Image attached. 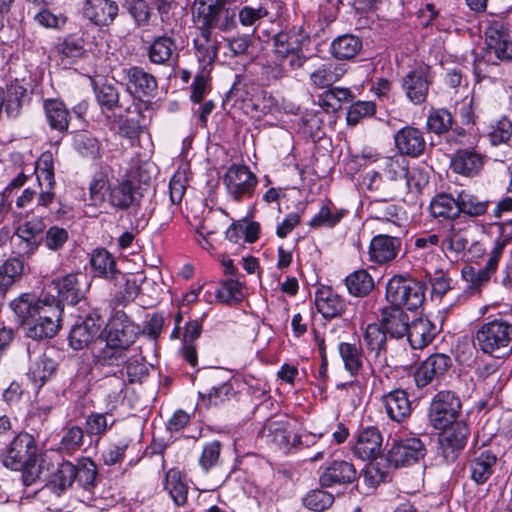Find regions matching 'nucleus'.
<instances>
[{
	"instance_id": "1",
	"label": "nucleus",
	"mask_w": 512,
	"mask_h": 512,
	"mask_svg": "<svg viewBox=\"0 0 512 512\" xmlns=\"http://www.w3.org/2000/svg\"><path fill=\"white\" fill-rule=\"evenodd\" d=\"M10 306L27 337L42 340L57 334L62 308L55 299L40 300L32 294H22Z\"/></svg>"
},
{
	"instance_id": "2",
	"label": "nucleus",
	"mask_w": 512,
	"mask_h": 512,
	"mask_svg": "<svg viewBox=\"0 0 512 512\" xmlns=\"http://www.w3.org/2000/svg\"><path fill=\"white\" fill-rule=\"evenodd\" d=\"M139 334V327L122 311L113 313L105 329V345L96 351L95 361L101 366H119L130 354Z\"/></svg>"
},
{
	"instance_id": "3",
	"label": "nucleus",
	"mask_w": 512,
	"mask_h": 512,
	"mask_svg": "<svg viewBox=\"0 0 512 512\" xmlns=\"http://www.w3.org/2000/svg\"><path fill=\"white\" fill-rule=\"evenodd\" d=\"M425 294L426 285L423 282L411 277L394 275L386 285L385 297L391 307L416 310L424 303Z\"/></svg>"
},
{
	"instance_id": "4",
	"label": "nucleus",
	"mask_w": 512,
	"mask_h": 512,
	"mask_svg": "<svg viewBox=\"0 0 512 512\" xmlns=\"http://www.w3.org/2000/svg\"><path fill=\"white\" fill-rule=\"evenodd\" d=\"M512 342V324L499 318L483 323L475 333L476 346L485 354L500 358Z\"/></svg>"
},
{
	"instance_id": "5",
	"label": "nucleus",
	"mask_w": 512,
	"mask_h": 512,
	"mask_svg": "<svg viewBox=\"0 0 512 512\" xmlns=\"http://www.w3.org/2000/svg\"><path fill=\"white\" fill-rule=\"evenodd\" d=\"M309 38L300 29L281 31L273 37V53L279 62L288 60L292 70L299 69L306 62L303 46Z\"/></svg>"
},
{
	"instance_id": "6",
	"label": "nucleus",
	"mask_w": 512,
	"mask_h": 512,
	"mask_svg": "<svg viewBox=\"0 0 512 512\" xmlns=\"http://www.w3.org/2000/svg\"><path fill=\"white\" fill-rule=\"evenodd\" d=\"M488 62L512 61V30L503 21H492L485 30Z\"/></svg>"
},
{
	"instance_id": "7",
	"label": "nucleus",
	"mask_w": 512,
	"mask_h": 512,
	"mask_svg": "<svg viewBox=\"0 0 512 512\" xmlns=\"http://www.w3.org/2000/svg\"><path fill=\"white\" fill-rule=\"evenodd\" d=\"M461 409V400L454 392L440 391L430 403L428 418L435 429H444L457 421Z\"/></svg>"
},
{
	"instance_id": "8",
	"label": "nucleus",
	"mask_w": 512,
	"mask_h": 512,
	"mask_svg": "<svg viewBox=\"0 0 512 512\" xmlns=\"http://www.w3.org/2000/svg\"><path fill=\"white\" fill-rule=\"evenodd\" d=\"M224 376V371L213 369L201 377L199 395L207 406H217L235 394L233 384Z\"/></svg>"
},
{
	"instance_id": "9",
	"label": "nucleus",
	"mask_w": 512,
	"mask_h": 512,
	"mask_svg": "<svg viewBox=\"0 0 512 512\" xmlns=\"http://www.w3.org/2000/svg\"><path fill=\"white\" fill-rule=\"evenodd\" d=\"M228 195L236 202L252 197L257 185V177L244 165L231 166L224 175Z\"/></svg>"
},
{
	"instance_id": "10",
	"label": "nucleus",
	"mask_w": 512,
	"mask_h": 512,
	"mask_svg": "<svg viewBox=\"0 0 512 512\" xmlns=\"http://www.w3.org/2000/svg\"><path fill=\"white\" fill-rule=\"evenodd\" d=\"M433 82L431 69L427 65H420L409 71L401 79V87L407 99L414 105L426 102L430 86Z\"/></svg>"
},
{
	"instance_id": "11",
	"label": "nucleus",
	"mask_w": 512,
	"mask_h": 512,
	"mask_svg": "<svg viewBox=\"0 0 512 512\" xmlns=\"http://www.w3.org/2000/svg\"><path fill=\"white\" fill-rule=\"evenodd\" d=\"M37 458L35 439L28 433L18 434L10 443L3 455V464L12 470L18 471Z\"/></svg>"
},
{
	"instance_id": "12",
	"label": "nucleus",
	"mask_w": 512,
	"mask_h": 512,
	"mask_svg": "<svg viewBox=\"0 0 512 512\" xmlns=\"http://www.w3.org/2000/svg\"><path fill=\"white\" fill-rule=\"evenodd\" d=\"M505 248V241L498 240L494 243L491 249L486 264L482 268H475L473 266H465L462 269V276L470 284V288L479 291L480 288L486 285L492 275L498 268L499 260Z\"/></svg>"
},
{
	"instance_id": "13",
	"label": "nucleus",
	"mask_w": 512,
	"mask_h": 512,
	"mask_svg": "<svg viewBox=\"0 0 512 512\" xmlns=\"http://www.w3.org/2000/svg\"><path fill=\"white\" fill-rule=\"evenodd\" d=\"M426 454L423 442L416 437L401 439L389 450L387 461L394 468L405 467L419 462Z\"/></svg>"
},
{
	"instance_id": "14",
	"label": "nucleus",
	"mask_w": 512,
	"mask_h": 512,
	"mask_svg": "<svg viewBox=\"0 0 512 512\" xmlns=\"http://www.w3.org/2000/svg\"><path fill=\"white\" fill-rule=\"evenodd\" d=\"M263 432H267V436L272 438V441L281 448L289 449L290 447H308L310 444L315 442L316 438L323 436L322 433L316 434H303V435H292L288 429V423L279 420H269L264 428Z\"/></svg>"
},
{
	"instance_id": "15",
	"label": "nucleus",
	"mask_w": 512,
	"mask_h": 512,
	"mask_svg": "<svg viewBox=\"0 0 512 512\" xmlns=\"http://www.w3.org/2000/svg\"><path fill=\"white\" fill-rule=\"evenodd\" d=\"M369 211L375 229L392 234L401 232V217L395 204L381 200L373 201L369 205Z\"/></svg>"
},
{
	"instance_id": "16",
	"label": "nucleus",
	"mask_w": 512,
	"mask_h": 512,
	"mask_svg": "<svg viewBox=\"0 0 512 512\" xmlns=\"http://www.w3.org/2000/svg\"><path fill=\"white\" fill-rule=\"evenodd\" d=\"M452 366L450 356L436 353L426 358L417 368L414 378L419 388L425 387L433 380L440 379Z\"/></svg>"
},
{
	"instance_id": "17",
	"label": "nucleus",
	"mask_w": 512,
	"mask_h": 512,
	"mask_svg": "<svg viewBox=\"0 0 512 512\" xmlns=\"http://www.w3.org/2000/svg\"><path fill=\"white\" fill-rule=\"evenodd\" d=\"M100 328V317L96 313L88 314L73 325L68 338L70 346L75 350L87 347L96 337Z\"/></svg>"
},
{
	"instance_id": "18",
	"label": "nucleus",
	"mask_w": 512,
	"mask_h": 512,
	"mask_svg": "<svg viewBox=\"0 0 512 512\" xmlns=\"http://www.w3.org/2000/svg\"><path fill=\"white\" fill-rule=\"evenodd\" d=\"M118 4L113 0H85L82 14L97 26H109L117 17Z\"/></svg>"
},
{
	"instance_id": "19",
	"label": "nucleus",
	"mask_w": 512,
	"mask_h": 512,
	"mask_svg": "<svg viewBox=\"0 0 512 512\" xmlns=\"http://www.w3.org/2000/svg\"><path fill=\"white\" fill-rule=\"evenodd\" d=\"M440 445L446 459H454L456 453L464 448L469 430L462 421H455L443 429Z\"/></svg>"
},
{
	"instance_id": "20",
	"label": "nucleus",
	"mask_w": 512,
	"mask_h": 512,
	"mask_svg": "<svg viewBox=\"0 0 512 512\" xmlns=\"http://www.w3.org/2000/svg\"><path fill=\"white\" fill-rule=\"evenodd\" d=\"M485 163V156L475 149H459L451 159V169L453 172L473 177L480 173Z\"/></svg>"
},
{
	"instance_id": "21",
	"label": "nucleus",
	"mask_w": 512,
	"mask_h": 512,
	"mask_svg": "<svg viewBox=\"0 0 512 512\" xmlns=\"http://www.w3.org/2000/svg\"><path fill=\"white\" fill-rule=\"evenodd\" d=\"M142 194L130 179H122L109 189V203L117 209L126 210L139 206Z\"/></svg>"
},
{
	"instance_id": "22",
	"label": "nucleus",
	"mask_w": 512,
	"mask_h": 512,
	"mask_svg": "<svg viewBox=\"0 0 512 512\" xmlns=\"http://www.w3.org/2000/svg\"><path fill=\"white\" fill-rule=\"evenodd\" d=\"M473 229L470 222L461 219L452 221L442 241L443 248L455 254L463 252L470 242Z\"/></svg>"
},
{
	"instance_id": "23",
	"label": "nucleus",
	"mask_w": 512,
	"mask_h": 512,
	"mask_svg": "<svg viewBox=\"0 0 512 512\" xmlns=\"http://www.w3.org/2000/svg\"><path fill=\"white\" fill-rule=\"evenodd\" d=\"M401 247V240L397 236L378 234L373 237L369 246L370 260L377 264H384L396 258Z\"/></svg>"
},
{
	"instance_id": "24",
	"label": "nucleus",
	"mask_w": 512,
	"mask_h": 512,
	"mask_svg": "<svg viewBox=\"0 0 512 512\" xmlns=\"http://www.w3.org/2000/svg\"><path fill=\"white\" fill-rule=\"evenodd\" d=\"M357 476L353 464L344 460L331 462L320 474L319 482L322 487L345 485L352 483Z\"/></svg>"
},
{
	"instance_id": "25",
	"label": "nucleus",
	"mask_w": 512,
	"mask_h": 512,
	"mask_svg": "<svg viewBox=\"0 0 512 512\" xmlns=\"http://www.w3.org/2000/svg\"><path fill=\"white\" fill-rule=\"evenodd\" d=\"M396 148L401 155L418 157L426 147L422 132L411 126L400 129L394 136Z\"/></svg>"
},
{
	"instance_id": "26",
	"label": "nucleus",
	"mask_w": 512,
	"mask_h": 512,
	"mask_svg": "<svg viewBox=\"0 0 512 512\" xmlns=\"http://www.w3.org/2000/svg\"><path fill=\"white\" fill-rule=\"evenodd\" d=\"M127 79V89L141 97H151L157 89L156 78L143 68L134 66L124 70Z\"/></svg>"
},
{
	"instance_id": "27",
	"label": "nucleus",
	"mask_w": 512,
	"mask_h": 512,
	"mask_svg": "<svg viewBox=\"0 0 512 512\" xmlns=\"http://www.w3.org/2000/svg\"><path fill=\"white\" fill-rule=\"evenodd\" d=\"M382 435L376 427L363 429L353 447V452L362 460L376 459L382 447Z\"/></svg>"
},
{
	"instance_id": "28",
	"label": "nucleus",
	"mask_w": 512,
	"mask_h": 512,
	"mask_svg": "<svg viewBox=\"0 0 512 512\" xmlns=\"http://www.w3.org/2000/svg\"><path fill=\"white\" fill-rule=\"evenodd\" d=\"M409 316L403 309L387 306L381 310L380 325L392 338H402L407 334Z\"/></svg>"
},
{
	"instance_id": "29",
	"label": "nucleus",
	"mask_w": 512,
	"mask_h": 512,
	"mask_svg": "<svg viewBox=\"0 0 512 512\" xmlns=\"http://www.w3.org/2000/svg\"><path fill=\"white\" fill-rule=\"evenodd\" d=\"M496 464L497 456L491 451L483 450L475 453L468 464L470 478L477 484L486 483L492 476Z\"/></svg>"
},
{
	"instance_id": "30",
	"label": "nucleus",
	"mask_w": 512,
	"mask_h": 512,
	"mask_svg": "<svg viewBox=\"0 0 512 512\" xmlns=\"http://www.w3.org/2000/svg\"><path fill=\"white\" fill-rule=\"evenodd\" d=\"M436 333V327L430 320L418 318L409 323L405 336L413 349H422L431 343Z\"/></svg>"
},
{
	"instance_id": "31",
	"label": "nucleus",
	"mask_w": 512,
	"mask_h": 512,
	"mask_svg": "<svg viewBox=\"0 0 512 512\" xmlns=\"http://www.w3.org/2000/svg\"><path fill=\"white\" fill-rule=\"evenodd\" d=\"M386 413L390 419L401 422L411 413V402L408 394L402 389H395L383 396Z\"/></svg>"
},
{
	"instance_id": "32",
	"label": "nucleus",
	"mask_w": 512,
	"mask_h": 512,
	"mask_svg": "<svg viewBox=\"0 0 512 512\" xmlns=\"http://www.w3.org/2000/svg\"><path fill=\"white\" fill-rule=\"evenodd\" d=\"M43 107L49 127L60 133L66 132L71 117L65 104L58 99H47L44 101Z\"/></svg>"
},
{
	"instance_id": "33",
	"label": "nucleus",
	"mask_w": 512,
	"mask_h": 512,
	"mask_svg": "<svg viewBox=\"0 0 512 512\" xmlns=\"http://www.w3.org/2000/svg\"><path fill=\"white\" fill-rule=\"evenodd\" d=\"M196 57L203 67L206 69L211 66L217 59L219 43L212 38L211 30H200V35L194 40Z\"/></svg>"
},
{
	"instance_id": "34",
	"label": "nucleus",
	"mask_w": 512,
	"mask_h": 512,
	"mask_svg": "<svg viewBox=\"0 0 512 512\" xmlns=\"http://www.w3.org/2000/svg\"><path fill=\"white\" fill-rule=\"evenodd\" d=\"M223 6V0H194L193 21L200 30H211V22Z\"/></svg>"
},
{
	"instance_id": "35",
	"label": "nucleus",
	"mask_w": 512,
	"mask_h": 512,
	"mask_svg": "<svg viewBox=\"0 0 512 512\" xmlns=\"http://www.w3.org/2000/svg\"><path fill=\"white\" fill-rule=\"evenodd\" d=\"M315 304L318 312L325 318L339 316L345 310L346 306L343 298L329 288H324L317 292Z\"/></svg>"
},
{
	"instance_id": "36",
	"label": "nucleus",
	"mask_w": 512,
	"mask_h": 512,
	"mask_svg": "<svg viewBox=\"0 0 512 512\" xmlns=\"http://www.w3.org/2000/svg\"><path fill=\"white\" fill-rule=\"evenodd\" d=\"M52 285L58 293V301L55 300L58 304L59 302H63L75 305L83 297V292L79 286L76 274H68L60 279L54 280Z\"/></svg>"
},
{
	"instance_id": "37",
	"label": "nucleus",
	"mask_w": 512,
	"mask_h": 512,
	"mask_svg": "<svg viewBox=\"0 0 512 512\" xmlns=\"http://www.w3.org/2000/svg\"><path fill=\"white\" fill-rule=\"evenodd\" d=\"M386 332L380 324H368L364 330L363 341L368 354L375 360H380L386 351Z\"/></svg>"
},
{
	"instance_id": "38",
	"label": "nucleus",
	"mask_w": 512,
	"mask_h": 512,
	"mask_svg": "<svg viewBox=\"0 0 512 512\" xmlns=\"http://www.w3.org/2000/svg\"><path fill=\"white\" fill-rule=\"evenodd\" d=\"M55 371V361L43 354L31 362L28 377L33 383L34 388L40 389Z\"/></svg>"
},
{
	"instance_id": "39",
	"label": "nucleus",
	"mask_w": 512,
	"mask_h": 512,
	"mask_svg": "<svg viewBox=\"0 0 512 512\" xmlns=\"http://www.w3.org/2000/svg\"><path fill=\"white\" fill-rule=\"evenodd\" d=\"M457 202L458 196L454 198L450 194H438L430 203V212L435 218L442 217L452 221L458 220L459 206Z\"/></svg>"
},
{
	"instance_id": "40",
	"label": "nucleus",
	"mask_w": 512,
	"mask_h": 512,
	"mask_svg": "<svg viewBox=\"0 0 512 512\" xmlns=\"http://www.w3.org/2000/svg\"><path fill=\"white\" fill-rule=\"evenodd\" d=\"M361 49V39L351 34L339 36L331 44V54L340 60L354 58Z\"/></svg>"
},
{
	"instance_id": "41",
	"label": "nucleus",
	"mask_w": 512,
	"mask_h": 512,
	"mask_svg": "<svg viewBox=\"0 0 512 512\" xmlns=\"http://www.w3.org/2000/svg\"><path fill=\"white\" fill-rule=\"evenodd\" d=\"M344 74V69L332 62L322 63L310 74L312 84L317 88H327L337 82Z\"/></svg>"
},
{
	"instance_id": "42",
	"label": "nucleus",
	"mask_w": 512,
	"mask_h": 512,
	"mask_svg": "<svg viewBox=\"0 0 512 512\" xmlns=\"http://www.w3.org/2000/svg\"><path fill=\"white\" fill-rule=\"evenodd\" d=\"M76 476V466L69 461H63L53 473L52 479L48 483L47 488L57 495H60L73 484L76 480Z\"/></svg>"
},
{
	"instance_id": "43",
	"label": "nucleus",
	"mask_w": 512,
	"mask_h": 512,
	"mask_svg": "<svg viewBox=\"0 0 512 512\" xmlns=\"http://www.w3.org/2000/svg\"><path fill=\"white\" fill-rule=\"evenodd\" d=\"M175 41L167 36H161L154 40L149 48V59L155 64H168L176 55Z\"/></svg>"
},
{
	"instance_id": "44",
	"label": "nucleus",
	"mask_w": 512,
	"mask_h": 512,
	"mask_svg": "<svg viewBox=\"0 0 512 512\" xmlns=\"http://www.w3.org/2000/svg\"><path fill=\"white\" fill-rule=\"evenodd\" d=\"M459 214L463 213L471 217H479L484 215L489 207L490 202L481 199L479 196L469 191H461L458 193Z\"/></svg>"
},
{
	"instance_id": "45",
	"label": "nucleus",
	"mask_w": 512,
	"mask_h": 512,
	"mask_svg": "<svg viewBox=\"0 0 512 512\" xmlns=\"http://www.w3.org/2000/svg\"><path fill=\"white\" fill-rule=\"evenodd\" d=\"M348 292L355 297H364L374 288V281L371 275L364 269L354 271L345 279Z\"/></svg>"
},
{
	"instance_id": "46",
	"label": "nucleus",
	"mask_w": 512,
	"mask_h": 512,
	"mask_svg": "<svg viewBox=\"0 0 512 512\" xmlns=\"http://www.w3.org/2000/svg\"><path fill=\"white\" fill-rule=\"evenodd\" d=\"M165 489L177 506H182L187 502L188 486L183 481L181 472L171 469L166 473Z\"/></svg>"
},
{
	"instance_id": "47",
	"label": "nucleus",
	"mask_w": 512,
	"mask_h": 512,
	"mask_svg": "<svg viewBox=\"0 0 512 512\" xmlns=\"http://www.w3.org/2000/svg\"><path fill=\"white\" fill-rule=\"evenodd\" d=\"M90 264L94 272L104 278L113 279L118 273L115 269V260L105 249H96L93 251Z\"/></svg>"
},
{
	"instance_id": "48",
	"label": "nucleus",
	"mask_w": 512,
	"mask_h": 512,
	"mask_svg": "<svg viewBox=\"0 0 512 512\" xmlns=\"http://www.w3.org/2000/svg\"><path fill=\"white\" fill-rule=\"evenodd\" d=\"M338 350L345 369L351 375L358 374L363 366L364 358L361 347L356 344L343 342L339 344Z\"/></svg>"
},
{
	"instance_id": "49",
	"label": "nucleus",
	"mask_w": 512,
	"mask_h": 512,
	"mask_svg": "<svg viewBox=\"0 0 512 512\" xmlns=\"http://www.w3.org/2000/svg\"><path fill=\"white\" fill-rule=\"evenodd\" d=\"M45 227L42 218H33L18 228L17 234L25 241L28 253H32L39 246V241L36 238L44 231Z\"/></svg>"
},
{
	"instance_id": "50",
	"label": "nucleus",
	"mask_w": 512,
	"mask_h": 512,
	"mask_svg": "<svg viewBox=\"0 0 512 512\" xmlns=\"http://www.w3.org/2000/svg\"><path fill=\"white\" fill-rule=\"evenodd\" d=\"M453 116L445 108H432L427 116V128L435 134L449 131L453 125Z\"/></svg>"
},
{
	"instance_id": "51",
	"label": "nucleus",
	"mask_w": 512,
	"mask_h": 512,
	"mask_svg": "<svg viewBox=\"0 0 512 512\" xmlns=\"http://www.w3.org/2000/svg\"><path fill=\"white\" fill-rule=\"evenodd\" d=\"M24 269V263L19 258H10L0 265V292L6 291Z\"/></svg>"
},
{
	"instance_id": "52",
	"label": "nucleus",
	"mask_w": 512,
	"mask_h": 512,
	"mask_svg": "<svg viewBox=\"0 0 512 512\" xmlns=\"http://www.w3.org/2000/svg\"><path fill=\"white\" fill-rule=\"evenodd\" d=\"M74 146L79 154L88 159L95 160L101 156L99 141L88 133L76 135Z\"/></svg>"
},
{
	"instance_id": "53",
	"label": "nucleus",
	"mask_w": 512,
	"mask_h": 512,
	"mask_svg": "<svg viewBox=\"0 0 512 512\" xmlns=\"http://www.w3.org/2000/svg\"><path fill=\"white\" fill-rule=\"evenodd\" d=\"M123 363L126 364V374L131 383L141 381L148 374L145 357L140 352L128 354Z\"/></svg>"
},
{
	"instance_id": "54",
	"label": "nucleus",
	"mask_w": 512,
	"mask_h": 512,
	"mask_svg": "<svg viewBox=\"0 0 512 512\" xmlns=\"http://www.w3.org/2000/svg\"><path fill=\"white\" fill-rule=\"evenodd\" d=\"M488 137L492 145L507 143L512 137V122L505 116L490 125Z\"/></svg>"
},
{
	"instance_id": "55",
	"label": "nucleus",
	"mask_w": 512,
	"mask_h": 512,
	"mask_svg": "<svg viewBox=\"0 0 512 512\" xmlns=\"http://www.w3.org/2000/svg\"><path fill=\"white\" fill-rule=\"evenodd\" d=\"M381 167L392 181L403 179L407 175V165L402 155L382 158Z\"/></svg>"
},
{
	"instance_id": "56",
	"label": "nucleus",
	"mask_w": 512,
	"mask_h": 512,
	"mask_svg": "<svg viewBox=\"0 0 512 512\" xmlns=\"http://www.w3.org/2000/svg\"><path fill=\"white\" fill-rule=\"evenodd\" d=\"M84 443V432L79 426L72 425L66 428L61 442L60 450L73 453L81 449Z\"/></svg>"
},
{
	"instance_id": "57",
	"label": "nucleus",
	"mask_w": 512,
	"mask_h": 512,
	"mask_svg": "<svg viewBox=\"0 0 512 512\" xmlns=\"http://www.w3.org/2000/svg\"><path fill=\"white\" fill-rule=\"evenodd\" d=\"M304 505L313 511L321 512L328 509L334 502V496L321 489L310 491L303 500Z\"/></svg>"
},
{
	"instance_id": "58",
	"label": "nucleus",
	"mask_w": 512,
	"mask_h": 512,
	"mask_svg": "<svg viewBox=\"0 0 512 512\" xmlns=\"http://www.w3.org/2000/svg\"><path fill=\"white\" fill-rule=\"evenodd\" d=\"M343 215V211H332L329 205H324L321 207L319 212L311 219L310 226L314 228L322 226L334 227L336 224L340 222V220L343 218Z\"/></svg>"
},
{
	"instance_id": "59",
	"label": "nucleus",
	"mask_w": 512,
	"mask_h": 512,
	"mask_svg": "<svg viewBox=\"0 0 512 512\" xmlns=\"http://www.w3.org/2000/svg\"><path fill=\"white\" fill-rule=\"evenodd\" d=\"M115 420L111 416L94 413L86 419V431L88 435H103L108 428L112 427Z\"/></svg>"
},
{
	"instance_id": "60",
	"label": "nucleus",
	"mask_w": 512,
	"mask_h": 512,
	"mask_svg": "<svg viewBox=\"0 0 512 512\" xmlns=\"http://www.w3.org/2000/svg\"><path fill=\"white\" fill-rule=\"evenodd\" d=\"M375 113V104L371 101H358L352 104L347 112V123L349 125H356L359 121L367 116Z\"/></svg>"
},
{
	"instance_id": "61",
	"label": "nucleus",
	"mask_w": 512,
	"mask_h": 512,
	"mask_svg": "<svg viewBox=\"0 0 512 512\" xmlns=\"http://www.w3.org/2000/svg\"><path fill=\"white\" fill-rule=\"evenodd\" d=\"M217 296L226 303L240 302L244 297L242 284L237 280L229 279L223 282Z\"/></svg>"
},
{
	"instance_id": "62",
	"label": "nucleus",
	"mask_w": 512,
	"mask_h": 512,
	"mask_svg": "<svg viewBox=\"0 0 512 512\" xmlns=\"http://www.w3.org/2000/svg\"><path fill=\"white\" fill-rule=\"evenodd\" d=\"M125 386L124 380L115 375L104 379L102 384V388L111 404H116L123 398L122 394Z\"/></svg>"
},
{
	"instance_id": "63",
	"label": "nucleus",
	"mask_w": 512,
	"mask_h": 512,
	"mask_svg": "<svg viewBox=\"0 0 512 512\" xmlns=\"http://www.w3.org/2000/svg\"><path fill=\"white\" fill-rule=\"evenodd\" d=\"M77 476L76 479L83 486H91L94 484L97 469L95 463L90 459H82L79 465L76 467Z\"/></svg>"
},
{
	"instance_id": "64",
	"label": "nucleus",
	"mask_w": 512,
	"mask_h": 512,
	"mask_svg": "<svg viewBox=\"0 0 512 512\" xmlns=\"http://www.w3.org/2000/svg\"><path fill=\"white\" fill-rule=\"evenodd\" d=\"M267 15L268 10L262 4L257 7L244 6L239 11V21L243 26H252Z\"/></svg>"
}]
</instances>
